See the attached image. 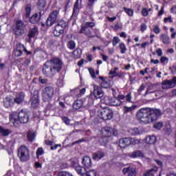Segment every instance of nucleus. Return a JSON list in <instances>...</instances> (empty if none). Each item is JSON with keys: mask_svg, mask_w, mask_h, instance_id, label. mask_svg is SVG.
I'll return each instance as SVG.
<instances>
[{"mask_svg": "<svg viewBox=\"0 0 176 176\" xmlns=\"http://www.w3.org/2000/svg\"><path fill=\"white\" fill-rule=\"evenodd\" d=\"M135 116L140 124H151V123H154L153 129L156 130H160L163 127V122H157L160 116H162V110L160 109L142 107L137 111Z\"/></svg>", "mask_w": 176, "mask_h": 176, "instance_id": "f257e3e1", "label": "nucleus"}, {"mask_svg": "<svg viewBox=\"0 0 176 176\" xmlns=\"http://www.w3.org/2000/svg\"><path fill=\"white\" fill-rule=\"evenodd\" d=\"M63 69V60L58 56H54L47 60L43 65V75L46 78H53Z\"/></svg>", "mask_w": 176, "mask_h": 176, "instance_id": "f03ea898", "label": "nucleus"}, {"mask_svg": "<svg viewBox=\"0 0 176 176\" xmlns=\"http://www.w3.org/2000/svg\"><path fill=\"white\" fill-rule=\"evenodd\" d=\"M30 117L25 109H22L18 113V118L14 114L10 115V121L13 123L15 127H18L19 124L28 123Z\"/></svg>", "mask_w": 176, "mask_h": 176, "instance_id": "7ed1b4c3", "label": "nucleus"}, {"mask_svg": "<svg viewBox=\"0 0 176 176\" xmlns=\"http://www.w3.org/2000/svg\"><path fill=\"white\" fill-rule=\"evenodd\" d=\"M27 25L23 20L17 19L14 21V24L11 28V32L16 36H23L25 34V28Z\"/></svg>", "mask_w": 176, "mask_h": 176, "instance_id": "20e7f679", "label": "nucleus"}, {"mask_svg": "<svg viewBox=\"0 0 176 176\" xmlns=\"http://www.w3.org/2000/svg\"><path fill=\"white\" fill-rule=\"evenodd\" d=\"M41 96L43 102L50 104L54 97V88L52 86H46L41 91Z\"/></svg>", "mask_w": 176, "mask_h": 176, "instance_id": "39448f33", "label": "nucleus"}, {"mask_svg": "<svg viewBox=\"0 0 176 176\" xmlns=\"http://www.w3.org/2000/svg\"><path fill=\"white\" fill-rule=\"evenodd\" d=\"M116 90L113 89V96L118 101V103L113 102L111 104L113 107H120V105H123V101L122 100H124V98L126 102H133V100H131V93H129L126 96L120 94L116 96Z\"/></svg>", "mask_w": 176, "mask_h": 176, "instance_id": "423d86ee", "label": "nucleus"}, {"mask_svg": "<svg viewBox=\"0 0 176 176\" xmlns=\"http://www.w3.org/2000/svg\"><path fill=\"white\" fill-rule=\"evenodd\" d=\"M98 116L102 120H111L113 118V111L109 107H104L98 111Z\"/></svg>", "mask_w": 176, "mask_h": 176, "instance_id": "0eeeda50", "label": "nucleus"}, {"mask_svg": "<svg viewBox=\"0 0 176 176\" xmlns=\"http://www.w3.org/2000/svg\"><path fill=\"white\" fill-rule=\"evenodd\" d=\"M102 137L99 139V143L100 145L105 146L109 142V137H111L112 132L109 127H104L101 129Z\"/></svg>", "mask_w": 176, "mask_h": 176, "instance_id": "6e6552de", "label": "nucleus"}, {"mask_svg": "<svg viewBox=\"0 0 176 176\" xmlns=\"http://www.w3.org/2000/svg\"><path fill=\"white\" fill-rule=\"evenodd\" d=\"M17 155L21 162H28V160H30V150H28L26 146H21L18 148Z\"/></svg>", "mask_w": 176, "mask_h": 176, "instance_id": "1a4fd4ad", "label": "nucleus"}, {"mask_svg": "<svg viewBox=\"0 0 176 176\" xmlns=\"http://www.w3.org/2000/svg\"><path fill=\"white\" fill-rule=\"evenodd\" d=\"M23 52L26 53V56L32 54V52L27 50V48L23 44H21V43H18L16 48L13 51V54L15 56V57H21V56H23Z\"/></svg>", "mask_w": 176, "mask_h": 176, "instance_id": "9d476101", "label": "nucleus"}, {"mask_svg": "<svg viewBox=\"0 0 176 176\" xmlns=\"http://www.w3.org/2000/svg\"><path fill=\"white\" fill-rule=\"evenodd\" d=\"M104 96V92H102V89L101 87L94 85V91L91 93L89 96V100H91L93 97L96 98V100H98V98H101Z\"/></svg>", "mask_w": 176, "mask_h": 176, "instance_id": "9b49d317", "label": "nucleus"}, {"mask_svg": "<svg viewBox=\"0 0 176 176\" xmlns=\"http://www.w3.org/2000/svg\"><path fill=\"white\" fill-rule=\"evenodd\" d=\"M176 86V76H173L171 80L166 79L162 82V87L164 90L173 89Z\"/></svg>", "mask_w": 176, "mask_h": 176, "instance_id": "f8f14e48", "label": "nucleus"}, {"mask_svg": "<svg viewBox=\"0 0 176 176\" xmlns=\"http://www.w3.org/2000/svg\"><path fill=\"white\" fill-rule=\"evenodd\" d=\"M67 27V23L64 21H60L58 22L57 25L55 26L54 30V36H60L61 34H64V28Z\"/></svg>", "mask_w": 176, "mask_h": 176, "instance_id": "ddd939ff", "label": "nucleus"}, {"mask_svg": "<svg viewBox=\"0 0 176 176\" xmlns=\"http://www.w3.org/2000/svg\"><path fill=\"white\" fill-rule=\"evenodd\" d=\"M58 13H59L58 10H54L50 14L46 21V25L47 27H52V25H53V24L56 23V20H57V16H58Z\"/></svg>", "mask_w": 176, "mask_h": 176, "instance_id": "4468645a", "label": "nucleus"}, {"mask_svg": "<svg viewBox=\"0 0 176 176\" xmlns=\"http://www.w3.org/2000/svg\"><path fill=\"white\" fill-rule=\"evenodd\" d=\"M25 101V92L19 91L17 92L14 98V102L17 105H21Z\"/></svg>", "mask_w": 176, "mask_h": 176, "instance_id": "2eb2a0df", "label": "nucleus"}, {"mask_svg": "<svg viewBox=\"0 0 176 176\" xmlns=\"http://www.w3.org/2000/svg\"><path fill=\"white\" fill-rule=\"evenodd\" d=\"M122 174L124 175L128 174V176H136L137 170L133 166H129L122 169Z\"/></svg>", "mask_w": 176, "mask_h": 176, "instance_id": "dca6fc26", "label": "nucleus"}, {"mask_svg": "<svg viewBox=\"0 0 176 176\" xmlns=\"http://www.w3.org/2000/svg\"><path fill=\"white\" fill-rule=\"evenodd\" d=\"M131 145V138H123L119 140V146L121 148H126Z\"/></svg>", "mask_w": 176, "mask_h": 176, "instance_id": "f3484780", "label": "nucleus"}, {"mask_svg": "<svg viewBox=\"0 0 176 176\" xmlns=\"http://www.w3.org/2000/svg\"><path fill=\"white\" fill-rule=\"evenodd\" d=\"M79 5H82V0H76V2L74 3V7H73V12L71 16V20H72L74 17H76V14L80 9L79 8Z\"/></svg>", "mask_w": 176, "mask_h": 176, "instance_id": "a211bd4d", "label": "nucleus"}, {"mask_svg": "<svg viewBox=\"0 0 176 176\" xmlns=\"http://www.w3.org/2000/svg\"><path fill=\"white\" fill-rule=\"evenodd\" d=\"M14 104L16 103L12 96H7L3 101V105L6 108H10V107H13Z\"/></svg>", "mask_w": 176, "mask_h": 176, "instance_id": "6ab92c4d", "label": "nucleus"}, {"mask_svg": "<svg viewBox=\"0 0 176 176\" xmlns=\"http://www.w3.org/2000/svg\"><path fill=\"white\" fill-rule=\"evenodd\" d=\"M31 105L33 108H37L39 105V94H34L30 98Z\"/></svg>", "mask_w": 176, "mask_h": 176, "instance_id": "aec40b11", "label": "nucleus"}, {"mask_svg": "<svg viewBox=\"0 0 176 176\" xmlns=\"http://www.w3.org/2000/svg\"><path fill=\"white\" fill-rule=\"evenodd\" d=\"M129 157L131 159H138L144 157V152L140 150L135 151L132 153H128Z\"/></svg>", "mask_w": 176, "mask_h": 176, "instance_id": "412c9836", "label": "nucleus"}, {"mask_svg": "<svg viewBox=\"0 0 176 176\" xmlns=\"http://www.w3.org/2000/svg\"><path fill=\"white\" fill-rule=\"evenodd\" d=\"M160 41L163 43V45H171V41L170 40V36L167 34H162L160 36Z\"/></svg>", "mask_w": 176, "mask_h": 176, "instance_id": "4be33fe9", "label": "nucleus"}, {"mask_svg": "<svg viewBox=\"0 0 176 176\" xmlns=\"http://www.w3.org/2000/svg\"><path fill=\"white\" fill-rule=\"evenodd\" d=\"M41 15L38 14V13H34L30 19L29 21L31 24H38L41 21Z\"/></svg>", "mask_w": 176, "mask_h": 176, "instance_id": "5701e85b", "label": "nucleus"}, {"mask_svg": "<svg viewBox=\"0 0 176 176\" xmlns=\"http://www.w3.org/2000/svg\"><path fill=\"white\" fill-rule=\"evenodd\" d=\"M105 156V153L102 151H98L96 153H93L92 159L94 160H101L102 157Z\"/></svg>", "mask_w": 176, "mask_h": 176, "instance_id": "b1692460", "label": "nucleus"}, {"mask_svg": "<svg viewBox=\"0 0 176 176\" xmlns=\"http://www.w3.org/2000/svg\"><path fill=\"white\" fill-rule=\"evenodd\" d=\"M82 164L85 168H89V167H91V158H90V157L89 156H85L82 158Z\"/></svg>", "mask_w": 176, "mask_h": 176, "instance_id": "393cba45", "label": "nucleus"}, {"mask_svg": "<svg viewBox=\"0 0 176 176\" xmlns=\"http://www.w3.org/2000/svg\"><path fill=\"white\" fill-rule=\"evenodd\" d=\"M138 108V105L134 104L131 107L124 106L122 111L126 115L127 113H130L131 112H133V111H135Z\"/></svg>", "mask_w": 176, "mask_h": 176, "instance_id": "a878e982", "label": "nucleus"}, {"mask_svg": "<svg viewBox=\"0 0 176 176\" xmlns=\"http://www.w3.org/2000/svg\"><path fill=\"white\" fill-rule=\"evenodd\" d=\"M38 32V30L37 27L30 28L29 30L28 34L29 39H32L33 38H35V35H36Z\"/></svg>", "mask_w": 176, "mask_h": 176, "instance_id": "bb28decb", "label": "nucleus"}, {"mask_svg": "<svg viewBox=\"0 0 176 176\" xmlns=\"http://www.w3.org/2000/svg\"><path fill=\"white\" fill-rule=\"evenodd\" d=\"M156 141H157V138L155 135L148 136L146 138V143L148 144V145H153L156 144Z\"/></svg>", "mask_w": 176, "mask_h": 176, "instance_id": "cd10ccee", "label": "nucleus"}, {"mask_svg": "<svg viewBox=\"0 0 176 176\" xmlns=\"http://www.w3.org/2000/svg\"><path fill=\"white\" fill-rule=\"evenodd\" d=\"M157 170H159V168H157V166H154L148 170L146 173H144V176H155V174L157 173Z\"/></svg>", "mask_w": 176, "mask_h": 176, "instance_id": "c85d7f7f", "label": "nucleus"}, {"mask_svg": "<svg viewBox=\"0 0 176 176\" xmlns=\"http://www.w3.org/2000/svg\"><path fill=\"white\" fill-rule=\"evenodd\" d=\"M82 49L80 48H76L74 52H73V57L74 58H75L76 60H77L78 58H80V57H82Z\"/></svg>", "mask_w": 176, "mask_h": 176, "instance_id": "c756f323", "label": "nucleus"}, {"mask_svg": "<svg viewBox=\"0 0 176 176\" xmlns=\"http://www.w3.org/2000/svg\"><path fill=\"white\" fill-rule=\"evenodd\" d=\"M83 107V101L80 100H76L73 104V109H80Z\"/></svg>", "mask_w": 176, "mask_h": 176, "instance_id": "7c9ffc66", "label": "nucleus"}, {"mask_svg": "<svg viewBox=\"0 0 176 176\" xmlns=\"http://www.w3.org/2000/svg\"><path fill=\"white\" fill-rule=\"evenodd\" d=\"M101 87H103V89H109L111 87V80H104L101 82L100 83Z\"/></svg>", "mask_w": 176, "mask_h": 176, "instance_id": "2f4dec72", "label": "nucleus"}, {"mask_svg": "<svg viewBox=\"0 0 176 176\" xmlns=\"http://www.w3.org/2000/svg\"><path fill=\"white\" fill-rule=\"evenodd\" d=\"M31 4H27L25 7V17L26 19H30V16L31 15Z\"/></svg>", "mask_w": 176, "mask_h": 176, "instance_id": "473e14b6", "label": "nucleus"}, {"mask_svg": "<svg viewBox=\"0 0 176 176\" xmlns=\"http://www.w3.org/2000/svg\"><path fill=\"white\" fill-rule=\"evenodd\" d=\"M123 10L129 17H133V16H134V10L133 9L124 7Z\"/></svg>", "mask_w": 176, "mask_h": 176, "instance_id": "72a5a7b5", "label": "nucleus"}, {"mask_svg": "<svg viewBox=\"0 0 176 176\" xmlns=\"http://www.w3.org/2000/svg\"><path fill=\"white\" fill-rule=\"evenodd\" d=\"M82 176H97V171L96 170H85Z\"/></svg>", "mask_w": 176, "mask_h": 176, "instance_id": "f704fd0d", "label": "nucleus"}, {"mask_svg": "<svg viewBox=\"0 0 176 176\" xmlns=\"http://www.w3.org/2000/svg\"><path fill=\"white\" fill-rule=\"evenodd\" d=\"M35 133L31 132V131H28V134H27V138H28V141H29L30 142H32L34 141V140H35Z\"/></svg>", "mask_w": 176, "mask_h": 176, "instance_id": "c9c22d12", "label": "nucleus"}, {"mask_svg": "<svg viewBox=\"0 0 176 176\" xmlns=\"http://www.w3.org/2000/svg\"><path fill=\"white\" fill-rule=\"evenodd\" d=\"M0 134H1V135L3 137H6L10 134V130L5 129L3 127L0 126Z\"/></svg>", "mask_w": 176, "mask_h": 176, "instance_id": "e433bc0d", "label": "nucleus"}, {"mask_svg": "<svg viewBox=\"0 0 176 176\" xmlns=\"http://www.w3.org/2000/svg\"><path fill=\"white\" fill-rule=\"evenodd\" d=\"M113 31H119V30H123V24L122 22H117L113 27Z\"/></svg>", "mask_w": 176, "mask_h": 176, "instance_id": "4c0bfd02", "label": "nucleus"}, {"mask_svg": "<svg viewBox=\"0 0 176 176\" xmlns=\"http://www.w3.org/2000/svg\"><path fill=\"white\" fill-rule=\"evenodd\" d=\"M119 47L120 50L121 54H126V52H127V47H126V45L124 44V43H120L119 45Z\"/></svg>", "mask_w": 176, "mask_h": 176, "instance_id": "58836bf2", "label": "nucleus"}, {"mask_svg": "<svg viewBox=\"0 0 176 176\" xmlns=\"http://www.w3.org/2000/svg\"><path fill=\"white\" fill-rule=\"evenodd\" d=\"M75 170L78 175L82 176L85 174V173H83V166H80V165H78L76 166Z\"/></svg>", "mask_w": 176, "mask_h": 176, "instance_id": "ea45409f", "label": "nucleus"}, {"mask_svg": "<svg viewBox=\"0 0 176 176\" xmlns=\"http://www.w3.org/2000/svg\"><path fill=\"white\" fill-rule=\"evenodd\" d=\"M67 47L70 50H74L76 47V44L74 41H69L67 44Z\"/></svg>", "mask_w": 176, "mask_h": 176, "instance_id": "a19ab883", "label": "nucleus"}, {"mask_svg": "<svg viewBox=\"0 0 176 176\" xmlns=\"http://www.w3.org/2000/svg\"><path fill=\"white\" fill-rule=\"evenodd\" d=\"M38 5L41 10L45 9V6H46V0H38Z\"/></svg>", "mask_w": 176, "mask_h": 176, "instance_id": "79ce46f5", "label": "nucleus"}, {"mask_svg": "<svg viewBox=\"0 0 176 176\" xmlns=\"http://www.w3.org/2000/svg\"><path fill=\"white\" fill-rule=\"evenodd\" d=\"M70 164L72 167H74V168H76L78 167V166H79V161L78 160H71Z\"/></svg>", "mask_w": 176, "mask_h": 176, "instance_id": "37998d69", "label": "nucleus"}, {"mask_svg": "<svg viewBox=\"0 0 176 176\" xmlns=\"http://www.w3.org/2000/svg\"><path fill=\"white\" fill-rule=\"evenodd\" d=\"M57 176H74V175H72V174H71L69 172L62 170L58 173Z\"/></svg>", "mask_w": 176, "mask_h": 176, "instance_id": "c03bdc74", "label": "nucleus"}, {"mask_svg": "<svg viewBox=\"0 0 176 176\" xmlns=\"http://www.w3.org/2000/svg\"><path fill=\"white\" fill-rule=\"evenodd\" d=\"M43 153H45V151H43V148L39 147L36 152V157H39V156H42Z\"/></svg>", "mask_w": 176, "mask_h": 176, "instance_id": "a18cd8bd", "label": "nucleus"}, {"mask_svg": "<svg viewBox=\"0 0 176 176\" xmlns=\"http://www.w3.org/2000/svg\"><path fill=\"white\" fill-rule=\"evenodd\" d=\"M61 120L63 123H65L67 126H69V123H71V120L68 118L67 116H61Z\"/></svg>", "mask_w": 176, "mask_h": 176, "instance_id": "49530a36", "label": "nucleus"}, {"mask_svg": "<svg viewBox=\"0 0 176 176\" xmlns=\"http://www.w3.org/2000/svg\"><path fill=\"white\" fill-rule=\"evenodd\" d=\"M120 42V39L118 36H114L112 41L113 46H116Z\"/></svg>", "mask_w": 176, "mask_h": 176, "instance_id": "de8ad7c7", "label": "nucleus"}, {"mask_svg": "<svg viewBox=\"0 0 176 176\" xmlns=\"http://www.w3.org/2000/svg\"><path fill=\"white\" fill-rule=\"evenodd\" d=\"M119 69V67H115L113 70H111L109 73V75H112L113 78L116 77V74H118V72Z\"/></svg>", "mask_w": 176, "mask_h": 176, "instance_id": "09e8293b", "label": "nucleus"}, {"mask_svg": "<svg viewBox=\"0 0 176 176\" xmlns=\"http://www.w3.org/2000/svg\"><path fill=\"white\" fill-rule=\"evenodd\" d=\"M164 23L165 24H167V23H173V16H171V15H170L168 17H165L164 19Z\"/></svg>", "mask_w": 176, "mask_h": 176, "instance_id": "8fccbe9b", "label": "nucleus"}, {"mask_svg": "<svg viewBox=\"0 0 176 176\" xmlns=\"http://www.w3.org/2000/svg\"><path fill=\"white\" fill-rule=\"evenodd\" d=\"M142 14L144 17H146L149 14V10L146 8H144L142 10Z\"/></svg>", "mask_w": 176, "mask_h": 176, "instance_id": "3c124183", "label": "nucleus"}, {"mask_svg": "<svg viewBox=\"0 0 176 176\" xmlns=\"http://www.w3.org/2000/svg\"><path fill=\"white\" fill-rule=\"evenodd\" d=\"M153 33L156 34H160V28L158 25H155L153 28Z\"/></svg>", "mask_w": 176, "mask_h": 176, "instance_id": "603ef678", "label": "nucleus"}, {"mask_svg": "<svg viewBox=\"0 0 176 176\" xmlns=\"http://www.w3.org/2000/svg\"><path fill=\"white\" fill-rule=\"evenodd\" d=\"M85 35H86L88 38H94V35H93V34H91V30H88L87 31H86L85 32Z\"/></svg>", "mask_w": 176, "mask_h": 176, "instance_id": "864d4df0", "label": "nucleus"}, {"mask_svg": "<svg viewBox=\"0 0 176 176\" xmlns=\"http://www.w3.org/2000/svg\"><path fill=\"white\" fill-rule=\"evenodd\" d=\"M82 142H86V139L82 138L72 143V145H76L78 144H82Z\"/></svg>", "mask_w": 176, "mask_h": 176, "instance_id": "5fc2aeb1", "label": "nucleus"}, {"mask_svg": "<svg viewBox=\"0 0 176 176\" xmlns=\"http://www.w3.org/2000/svg\"><path fill=\"white\" fill-rule=\"evenodd\" d=\"M88 71L92 78H96V72L94 71V69L89 68Z\"/></svg>", "mask_w": 176, "mask_h": 176, "instance_id": "6e6d98bb", "label": "nucleus"}, {"mask_svg": "<svg viewBox=\"0 0 176 176\" xmlns=\"http://www.w3.org/2000/svg\"><path fill=\"white\" fill-rule=\"evenodd\" d=\"M141 140L135 138H131V145H137V144H140Z\"/></svg>", "mask_w": 176, "mask_h": 176, "instance_id": "4d7b16f0", "label": "nucleus"}, {"mask_svg": "<svg viewBox=\"0 0 176 176\" xmlns=\"http://www.w3.org/2000/svg\"><path fill=\"white\" fill-rule=\"evenodd\" d=\"M96 25V23H94V22H86L85 23V26L89 28H93V27H94Z\"/></svg>", "mask_w": 176, "mask_h": 176, "instance_id": "13d9d810", "label": "nucleus"}, {"mask_svg": "<svg viewBox=\"0 0 176 176\" xmlns=\"http://www.w3.org/2000/svg\"><path fill=\"white\" fill-rule=\"evenodd\" d=\"M132 135H138L140 134V130L138 128H134L132 129Z\"/></svg>", "mask_w": 176, "mask_h": 176, "instance_id": "bf43d9fd", "label": "nucleus"}, {"mask_svg": "<svg viewBox=\"0 0 176 176\" xmlns=\"http://www.w3.org/2000/svg\"><path fill=\"white\" fill-rule=\"evenodd\" d=\"M145 84L142 83L140 87H139V89H138V93H141L142 91H144V90H145Z\"/></svg>", "mask_w": 176, "mask_h": 176, "instance_id": "052dcab7", "label": "nucleus"}, {"mask_svg": "<svg viewBox=\"0 0 176 176\" xmlns=\"http://www.w3.org/2000/svg\"><path fill=\"white\" fill-rule=\"evenodd\" d=\"M171 74H173V75H175L176 73V65H173L172 67H170L169 68Z\"/></svg>", "mask_w": 176, "mask_h": 176, "instance_id": "680f3d73", "label": "nucleus"}, {"mask_svg": "<svg viewBox=\"0 0 176 176\" xmlns=\"http://www.w3.org/2000/svg\"><path fill=\"white\" fill-rule=\"evenodd\" d=\"M146 28H147L146 24H145V23H142V24L140 25V31H141L142 32H144V31H146Z\"/></svg>", "mask_w": 176, "mask_h": 176, "instance_id": "e2e57ef3", "label": "nucleus"}, {"mask_svg": "<svg viewBox=\"0 0 176 176\" xmlns=\"http://www.w3.org/2000/svg\"><path fill=\"white\" fill-rule=\"evenodd\" d=\"M98 0H88L87 6L89 8L94 6V2H97Z\"/></svg>", "mask_w": 176, "mask_h": 176, "instance_id": "0e129e2a", "label": "nucleus"}, {"mask_svg": "<svg viewBox=\"0 0 176 176\" xmlns=\"http://www.w3.org/2000/svg\"><path fill=\"white\" fill-rule=\"evenodd\" d=\"M156 53H157L158 57H162L163 56V51H162V50L160 48H158L156 50Z\"/></svg>", "mask_w": 176, "mask_h": 176, "instance_id": "69168bd1", "label": "nucleus"}, {"mask_svg": "<svg viewBox=\"0 0 176 176\" xmlns=\"http://www.w3.org/2000/svg\"><path fill=\"white\" fill-rule=\"evenodd\" d=\"M86 30H87V28L86 27V25H85V26L81 27L79 34H85V32H86Z\"/></svg>", "mask_w": 176, "mask_h": 176, "instance_id": "338daca9", "label": "nucleus"}, {"mask_svg": "<svg viewBox=\"0 0 176 176\" xmlns=\"http://www.w3.org/2000/svg\"><path fill=\"white\" fill-rule=\"evenodd\" d=\"M170 13H173V14H176V6H173L170 8Z\"/></svg>", "mask_w": 176, "mask_h": 176, "instance_id": "774afa93", "label": "nucleus"}]
</instances>
